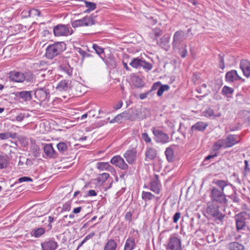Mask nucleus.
Wrapping results in <instances>:
<instances>
[{
    "label": "nucleus",
    "instance_id": "f257e3e1",
    "mask_svg": "<svg viewBox=\"0 0 250 250\" xmlns=\"http://www.w3.org/2000/svg\"><path fill=\"white\" fill-rule=\"evenodd\" d=\"M186 38L185 33L182 30L176 31L173 37V48L177 51L182 58L186 57L188 54L187 44L184 42Z\"/></svg>",
    "mask_w": 250,
    "mask_h": 250
},
{
    "label": "nucleus",
    "instance_id": "f03ea898",
    "mask_svg": "<svg viewBox=\"0 0 250 250\" xmlns=\"http://www.w3.org/2000/svg\"><path fill=\"white\" fill-rule=\"evenodd\" d=\"M240 141V138L238 135L229 134L225 139L217 141L212 146L213 149L217 151L222 147H230L238 143Z\"/></svg>",
    "mask_w": 250,
    "mask_h": 250
},
{
    "label": "nucleus",
    "instance_id": "7ed1b4c3",
    "mask_svg": "<svg viewBox=\"0 0 250 250\" xmlns=\"http://www.w3.org/2000/svg\"><path fill=\"white\" fill-rule=\"evenodd\" d=\"M66 49V44L64 42H57L49 45L46 48L45 56L47 58L52 59L60 54Z\"/></svg>",
    "mask_w": 250,
    "mask_h": 250
},
{
    "label": "nucleus",
    "instance_id": "20e7f679",
    "mask_svg": "<svg viewBox=\"0 0 250 250\" xmlns=\"http://www.w3.org/2000/svg\"><path fill=\"white\" fill-rule=\"evenodd\" d=\"M219 208L216 203L213 202L208 203L207 208V213L209 217L212 218L215 221L222 222L225 214L220 212Z\"/></svg>",
    "mask_w": 250,
    "mask_h": 250
},
{
    "label": "nucleus",
    "instance_id": "39448f33",
    "mask_svg": "<svg viewBox=\"0 0 250 250\" xmlns=\"http://www.w3.org/2000/svg\"><path fill=\"white\" fill-rule=\"evenodd\" d=\"M53 32L55 36H67L73 33V30L68 24H60L54 27Z\"/></svg>",
    "mask_w": 250,
    "mask_h": 250
},
{
    "label": "nucleus",
    "instance_id": "423d86ee",
    "mask_svg": "<svg viewBox=\"0 0 250 250\" xmlns=\"http://www.w3.org/2000/svg\"><path fill=\"white\" fill-rule=\"evenodd\" d=\"M167 250H183L181 240L178 237L171 235L166 247Z\"/></svg>",
    "mask_w": 250,
    "mask_h": 250
},
{
    "label": "nucleus",
    "instance_id": "0eeeda50",
    "mask_svg": "<svg viewBox=\"0 0 250 250\" xmlns=\"http://www.w3.org/2000/svg\"><path fill=\"white\" fill-rule=\"evenodd\" d=\"M210 195L212 202L214 201L219 202L221 204L226 203L227 200L226 198V195L224 193V192L220 191L217 188L213 187L210 193Z\"/></svg>",
    "mask_w": 250,
    "mask_h": 250
},
{
    "label": "nucleus",
    "instance_id": "6e6552de",
    "mask_svg": "<svg viewBox=\"0 0 250 250\" xmlns=\"http://www.w3.org/2000/svg\"><path fill=\"white\" fill-rule=\"evenodd\" d=\"M248 214L246 212H241L234 216L236 228L237 230L243 229L246 227V220Z\"/></svg>",
    "mask_w": 250,
    "mask_h": 250
},
{
    "label": "nucleus",
    "instance_id": "1a4fd4ad",
    "mask_svg": "<svg viewBox=\"0 0 250 250\" xmlns=\"http://www.w3.org/2000/svg\"><path fill=\"white\" fill-rule=\"evenodd\" d=\"M95 23L94 19L91 16H85L81 20H76L72 22V26L73 28L80 26H91Z\"/></svg>",
    "mask_w": 250,
    "mask_h": 250
},
{
    "label": "nucleus",
    "instance_id": "9d476101",
    "mask_svg": "<svg viewBox=\"0 0 250 250\" xmlns=\"http://www.w3.org/2000/svg\"><path fill=\"white\" fill-rule=\"evenodd\" d=\"M152 131L155 136V140L157 143L165 144L169 141V136L162 131L155 128H153Z\"/></svg>",
    "mask_w": 250,
    "mask_h": 250
},
{
    "label": "nucleus",
    "instance_id": "9b49d317",
    "mask_svg": "<svg viewBox=\"0 0 250 250\" xmlns=\"http://www.w3.org/2000/svg\"><path fill=\"white\" fill-rule=\"evenodd\" d=\"M34 94L36 98L41 102L48 100L50 97L49 90L46 87L37 89Z\"/></svg>",
    "mask_w": 250,
    "mask_h": 250
},
{
    "label": "nucleus",
    "instance_id": "f8f14e48",
    "mask_svg": "<svg viewBox=\"0 0 250 250\" xmlns=\"http://www.w3.org/2000/svg\"><path fill=\"white\" fill-rule=\"evenodd\" d=\"M110 163L118 167L119 168L125 170L128 168V166L125 162L124 159L120 155H116L110 160Z\"/></svg>",
    "mask_w": 250,
    "mask_h": 250
},
{
    "label": "nucleus",
    "instance_id": "ddd939ff",
    "mask_svg": "<svg viewBox=\"0 0 250 250\" xmlns=\"http://www.w3.org/2000/svg\"><path fill=\"white\" fill-rule=\"evenodd\" d=\"M9 78L10 81L16 83H22L26 80V77L24 73L16 71L10 72Z\"/></svg>",
    "mask_w": 250,
    "mask_h": 250
},
{
    "label": "nucleus",
    "instance_id": "4468645a",
    "mask_svg": "<svg viewBox=\"0 0 250 250\" xmlns=\"http://www.w3.org/2000/svg\"><path fill=\"white\" fill-rule=\"evenodd\" d=\"M42 250H56L58 244L53 239H49L41 243Z\"/></svg>",
    "mask_w": 250,
    "mask_h": 250
},
{
    "label": "nucleus",
    "instance_id": "2eb2a0df",
    "mask_svg": "<svg viewBox=\"0 0 250 250\" xmlns=\"http://www.w3.org/2000/svg\"><path fill=\"white\" fill-rule=\"evenodd\" d=\"M137 152L135 149L127 150L124 154V157L129 164H133L136 160Z\"/></svg>",
    "mask_w": 250,
    "mask_h": 250
},
{
    "label": "nucleus",
    "instance_id": "dca6fc26",
    "mask_svg": "<svg viewBox=\"0 0 250 250\" xmlns=\"http://www.w3.org/2000/svg\"><path fill=\"white\" fill-rule=\"evenodd\" d=\"M71 83L69 80H62L58 83L56 86L57 90L62 91H69L71 90Z\"/></svg>",
    "mask_w": 250,
    "mask_h": 250
},
{
    "label": "nucleus",
    "instance_id": "f3484780",
    "mask_svg": "<svg viewBox=\"0 0 250 250\" xmlns=\"http://www.w3.org/2000/svg\"><path fill=\"white\" fill-rule=\"evenodd\" d=\"M43 150L45 155L49 158H55L58 155L51 144H46L44 146Z\"/></svg>",
    "mask_w": 250,
    "mask_h": 250
},
{
    "label": "nucleus",
    "instance_id": "a211bd4d",
    "mask_svg": "<svg viewBox=\"0 0 250 250\" xmlns=\"http://www.w3.org/2000/svg\"><path fill=\"white\" fill-rule=\"evenodd\" d=\"M160 182L158 179V176L156 175L150 182V189L156 194L160 192Z\"/></svg>",
    "mask_w": 250,
    "mask_h": 250
},
{
    "label": "nucleus",
    "instance_id": "6ab92c4d",
    "mask_svg": "<svg viewBox=\"0 0 250 250\" xmlns=\"http://www.w3.org/2000/svg\"><path fill=\"white\" fill-rule=\"evenodd\" d=\"M240 67L246 77L250 76V62L249 61L247 60H242L240 62Z\"/></svg>",
    "mask_w": 250,
    "mask_h": 250
},
{
    "label": "nucleus",
    "instance_id": "aec40b11",
    "mask_svg": "<svg viewBox=\"0 0 250 250\" xmlns=\"http://www.w3.org/2000/svg\"><path fill=\"white\" fill-rule=\"evenodd\" d=\"M241 78L237 74L236 70H231L228 72L226 74V80L228 82H233L236 80H239Z\"/></svg>",
    "mask_w": 250,
    "mask_h": 250
},
{
    "label": "nucleus",
    "instance_id": "412c9836",
    "mask_svg": "<svg viewBox=\"0 0 250 250\" xmlns=\"http://www.w3.org/2000/svg\"><path fill=\"white\" fill-rule=\"evenodd\" d=\"M212 183L216 185L218 188H220V191H222L224 192V188L229 186H231V184L227 180H217L214 179Z\"/></svg>",
    "mask_w": 250,
    "mask_h": 250
},
{
    "label": "nucleus",
    "instance_id": "4be33fe9",
    "mask_svg": "<svg viewBox=\"0 0 250 250\" xmlns=\"http://www.w3.org/2000/svg\"><path fill=\"white\" fill-rule=\"evenodd\" d=\"M208 125L206 123L198 122L191 126V131H203Z\"/></svg>",
    "mask_w": 250,
    "mask_h": 250
},
{
    "label": "nucleus",
    "instance_id": "5701e85b",
    "mask_svg": "<svg viewBox=\"0 0 250 250\" xmlns=\"http://www.w3.org/2000/svg\"><path fill=\"white\" fill-rule=\"evenodd\" d=\"M32 91H22L17 93V96L22 99L24 101H29L32 99Z\"/></svg>",
    "mask_w": 250,
    "mask_h": 250
},
{
    "label": "nucleus",
    "instance_id": "b1692460",
    "mask_svg": "<svg viewBox=\"0 0 250 250\" xmlns=\"http://www.w3.org/2000/svg\"><path fill=\"white\" fill-rule=\"evenodd\" d=\"M97 167L100 170H106L112 172L114 171V167L110 166L108 162H99L97 164Z\"/></svg>",
    "mask_w": 250,
    "mask_h": 250
},
{
    "label": "nucleus",
    "instance_id": "393cba45",
    "mask_svg": "<svg viewBox=\"0 0 250 250\" xmlns=\"http://www.w3.org/2000/svg\"><path fill=\"white\" fill-rule=\"evenodd\" d=\"M228 250H244V246L243 244L237 242H233L229 243L227 245Z\"/></svg>",
    "mask_w": 250,
    "mask_h": 250
},
{
    "label": "nucleus",
    "instance_id": "a878e982",
    "mask_svg": "<svg viewBox=\"0 0 250 250\" xmlns=\"http://www.w3.org/2000/svg\"><path fill=\"white\" fill-rule=\"evenodd\" d=\"M165 153L168 162L171 163L174 161L175 155L174 154V150L171 146L167 147L165 150Z\"/></svg>",
    "mask_w": 250,
    "mask_h": 250
},
{
    "label": "nucleus",
    "instance_id": "bb28decb",
    "mask_svg": "<svg viewBox=\"0 0 250 250\" xmlns=\"http://www.w3.org/2000/svg\"><path fill=\"white\" fill-rule=\"evenodd\" d=\"M135 246V238L133 237L128 238L125 243L124 250H133Z\"/></svg>",
    "mask_w": 250,
    "mask_h": 250
},
{
    "label": "nucleus",
    "instance_id": "cd10ccee",
    "mask_svg": "<svg viewBox=\"0 0 250 250\" xmlns=\"http://www.w3.org/2000/svg\"><path fill=\"white\" fill-rule=\"evenodd\" d=\"M146 157L150 160H153L157 156L156 150L152 147H147L146 152Z\"/></svg>",
    "mask_w": 250,
    "mask_h": 250
},
{
    "label": "nucleus",
    "instance_id": "c85d7f7f",
    "mask_svg": "<svg viewBox=\"0 0 250 250\" xmlns=\"http://www.w3.org/2000/svg\"><path fill=\"white\" fill-rule=\"evenodd\" d=\"M83 87V85L81 83L76 82L73 83V85L71 86V91L72 92H75V94L78 95L82 93L81 88Z\"/></svg>",
    "mask_w": 250,
    "mask_h": 250
},
{
    "label": "nucleus",
    "instance_id": "c756f323",
    "mask_svg": "<svg viewBox=\"0 0 250 250\" xmlns=\"http://www.w3.org/2000/svg\"><path fill=\"white\" fill-rule=\"evenodd\" d=\"M117 248V244L114 240L110 239L105 244L104 250H115Z\"/></svg>",
    "mask_w": 250,
    "mask_h": 250
},
{
    "label": "nucleus",
    "instance_id": "7c9ffc66",
    "mask_svg": "<svg viewBox=\"0 0 250 250\" xmlns=\"http://www.w3.org/2000/svg\"><path fill=\"white\" fill-rule=\"evenodd\" d=\"M45 233V229L43 228H39L36 229H34L31 232L32 236H34L35 238H39L42 235Z\"/></svg>",
    "mask_w": 250,
    "mask_h": 250
},
{
    "label": "nucleus",
    "instance_id": "2f4dec72",
    "mask_svg": "<svg viewBox=\"0 0 250 250\" xmlns=\"http://www.w3.org/2000/svg\"><path fill=\"white\" fill-rule=\"evenodd\" d=\"M146 108H142L140 109H137L135 110V115L133 116L135 117V120L136 118H138L140 119H143L146 118V115L145 114V112L146 111Z\"/></svg>",
    "mask_w": 250,
    "mask_h": 250
},
{
    "label": "nucleus",
    "instance_id": "473e14b6",
    "mask_svg": "<svg viewBox=\"0 0 250 250\" xmlns=\"http://www.w3.org/2000/svg\"><path fill=\"white\" fill-rule=\"evenodd\" d=\"M8 164V157L7 155L0 156V169L6 168Z\"/></svg>",
    "mask_w": 250,
    "mask_h": 250
},
{
    "label": "nucleus",
    "instance_id": "72a5a7b5",
    "mask_svg": "<svg viewBox=\"0 0 250 250\" xmlns=\"http://www.w3.org/2000/svg\"><path fill=\"white\" fill-rule=\"evenodd\" d=\"M142 60L139 58L133 59L129 62V65L135 68H140Z\"/></svg>",
    "mask_w": 250,
    "mask_h": 250
},
{
    "label": "nucleus",
    "instance_id": "f704fd0d",
    "mask_svg": "<svg viewBox=\"0 0 250 250\" xmlns=\"http://www.w3.org/2000/svg\"><path fill=\"white\" fill-rule=\"evenodd\" d=\"M16 133H11L10 132H6L5 133H0V138L1 140H6L10 138H15L17 137Z\"/></svg>",
    "mask_w": 250,
    "mask_h": 250
},
{
    "label": "nucleus",
    "instance_id": "c9c22d12",
    "mask_svg": "<svg viewBox=\"0 0 250 250\" xmlns=\"http://www.w3.org/2000/svg\"><path fill=\"white\" fill-rule=\"evenodd\" d=\"M142 198L143 200L146 202L155 198V196L151 192L143 191L142 194Z\"/></svg>",
    "mask_w": 250,
    "mask_h": 250
},
{
    "label": "nucleus",
    "instance_id": "e433bc0d",
    "mask_svg": "<svg viewBox=\"0 0 250 250\" xmlns=\"http://www.w3.org/2000/svg\"><path fill=\"white\" fill-rule=\"evenodd\" d=\"M141 67H142L146 71L148 72L152 68L153 64L142 60Z\"/></svg>",
    "mask_w": 250,
    "mask_h": 250
},
{
    "label": "nucleus",
    "instance_id": "4c0bfd02",
    "mask_svg": "<svg viewBox=\"0 0 250 250\" xmlns=\"http://www.w3.org/2000/svg\"><path fill=\"white\" fill-rule=\"evenodd\" d=\"M169 38L163 37L158 42L159 44L163 48H166L168 46Z\"/></svg>",
    "mask_w": 250,
    "mask_h": 250
},
{
    "label": "nucleus",
    "instance_id": "58836bf2",
    "mask_svg": "<svg viewBox=\"0 0 250 250\" xmlns=\"http://www.w3.org/2000/svg\"><path fill=\"white\" fill-rule=\"evenodd\" d=\"M169 89V86L167 84L161 85L159 88L158 91L157 92V94L158 96H161L164 92L166 91H167Z\"/></svg>",
    "mask_w": 250,
    "mask_h": 250
},
{
    "label": "nucleus",
    "instance_id": "ea45409f",
    "mask_svg": "<svg viewBox=\"0 0 250 250\" xmlns=\"http://www.w3.org/2000/svg\"><path fill=\"white\" fill-rule=\"evenodd\" d=\"M57 147L59 151L61 153H63L67 148L66 144L63 142L58 143L57 145Z\"/></svg>",
    "mask_w": 250,
    "mask_h": 250
},
{
    "label": "nucleus",
    "instance_id": "a19ab883",
    "mask_svg": "<svg viewBox=\"0 0 250 250\" xmlns=\"http://www.w3.org/2000/svg\"><path fill=\"white\" fill-rule=\"evenodd\" d=\"M129 112V111L127 110L121 113L123 120H129L131 121L134 120L135 117L131 115Z\"/></svg>",
    "mask_w": 250,
    "mask_h": 250
},
{
    "label": "nucleus",
    "instance_id": "79ce46f5",
    "mask_svg": "<svg viewBox=\"0 0 250 250\" xmlns=\"http://www.w3.org/2000/svg\"><path fill=\"white\" fill-rule=\"evenodd\" d=\"M78 53L82 56V60H83L85 58L92 57V56L91 54L84 51L81 48H78Z\"/></svg>",
    "mask_w": 250,
    "mask_h": 250
},
{
    "label": "nucleus",
    "instance_id": "37998d69",
    "mask_svg": "<svg viewBox=\"0 0 250 250\" xmlns=\"http://www.w3.org/2000/svg\"><path fill=\"white\" fill-rule=\"evenodd\" d=\"M234 91V89L228 86H224L222 89V93L224 95H228L232 94Z\"/></svg>",
    "mask_w": 250,
    "mask_h": 250
},
{
    "label": "nucleus",
    "instance_id": "c03bdc74",
    "mask_svg": "<svg viewBox=\"0 0 250 250\" xmlns=\"http://www.w3.org/2000/svg\"><path fill=\"white\" fill-rule=\"evenodd\" d=\"M203 114V115L206 117H212L214 116L213 110L210 108L205 110Z\"/></svg>",
    "mask_w": 250,
    "mask_h": 250
},
{
    "label": "nucleus",
    "instance_id": "a18cd8bd",
    "mask_svg": "<svg viewBox=\"0 0 250 250\" xmlns=\"http://www.w3.org/2000/svg\"><path fill=\"white\" fill-rule=\"evenodd\" d=\"M41 12L36 9H32L29 11V16L33 17L35 16H40Z\"/></svg>",
    "mask_w": 250,
    "mask_h": 250
},
{
    "label": "nucleus",
    "instance_id": "49530a36",
    "mask_svg": "<svg viewBox=\"0 0 250 250\" xmlns=\"http://www.w3.org/2000/svg\"><path fill=\"white\" fill-rule=\"evenodd\" d=\"M92 48L95 51L96 53L99 55H101L103 53H104V49L96 44H93Z\"/></svg>",
    "mask_w": 250,
    "mask_h": 250
},
{
    "label": "nucleus",
    "instance_id": "de8ad7c7",
    "mask_svg": "<svg viewBox=\"0 0 250 250\" xmlns=\"http://www.w3.org/2000/svg\"><path fill=\"white\" fill-rule=\"evenodd\" d=\"M123 120L122 115H121V113L116 115L115 116L114 119H112L110 121V123H121L122 121Z\"/></svg>",
    "mask_w": 250,
    "mask_h": 250
},
{
    "label": "nucleus",
    "instance_id": "09e8293b",
    "mask_svg": "<svg viewBox=\"0 0 250 250\" xmlns=\"http://www.w3.org/2000/svg\"><path fill=\"white\" fill-rule=\"evenodd\" d=\"M85 3L89 11L94 10L96 7V4L94 2L85 1Z\"/></svg>",
    "mask_w": 250,
    "mask_h": 250
},
{
    "label": "nucleus",
    "instance_id": "8fccbe9b",
    "mask_svg": "<svg viewBox=\"0 0 250 250\" xmlns=\"http://www.w3.org/2000/svg\"><path fill=\"white\" fill-rule=\"evenodd\" d=\"M141 138L146 143H151V139L146 133H142Z\"/></svg>",
    "mask_w": 250,
    "mask_h": 250
},
{
    "label": "nucleus",
    "instance_id": "3c124183",
    "mask_svg": "<svg viewBox=\"0 0 250 250\" xmlns=\"http://www.w3.org/2000/svg\"><path fill=\"white\" fill-rule=\"evenodd\" d=\"M219 67L222 69L225 68L224 56L223 54H220L219 55Z\"/></svg>",
    "mask_w": 250,
    "mask_h": 250
},
{
    "label": "nucleus",
    "instance_id": "603ef678",
    "mask_svg": "<svg viewBox=\"0 0 250 250\" xmlns=\"http://www.w3.org/2000/svg\"><path fill=\"white\" fill-rule=\"evenodd\" d=\"M71 209V203L69 202L64 203L62 208V212L63 211H69Z\"/></svg>",
    "mask_w": 250,
    "mask_h": 250
},
{
    "label": "nucleus",
    "instance_id": "864d4df0",
    "mask_svg": "<svg viewBox=\"0 0 250 250\" xmlns=\"http://www.w3.org/2000/svg\"><path fill=\"white\" fill-rule=\"evenodd\" d=\"M24 118H25V114L24 113H20L19 115H17L16 117L15 120L12 119V121L13 122L16 120L18 122H21L24 119Z\"/></svg>",
    "mask_w": 250,
    "mask_h": 250
},
{
    "label": "nucleus",
    "instance_id": "5fc2aeb1",
    "mask_svg": "<svg viewBox=\"0 0 250 250\" xmlns=\"http://www.w3.org/2000/svg\"><path fill=\"white\" fill-rule=\"evenodd\" d=\"M161 84V83L160 82L155 83L152 86L151 90L149 91V92H150L152 91H154L156 90V89H158Z\"/></svg>",
    "mask_w": 250,
    "mask_h": 250
},
{
    "label": "nucleus",
    "instance_id": "6e6d98bb",
    "mask_svg": "<svg viewBox=\"0 0 250 250\" xmlns=\"http://www.w3.org/2000/svg\"><path fill=\"white\" fill-rule=\"evenodd\" d=\"M32 181H33V180L31 178L28 177H25V176L21 177L18 179V181L20 183H22L23 182H28V181L32 182Z\"/></svg>",
    "mask_w": 250,
    "mask_h": 250
},
{
    "label": "nucleus",
    "instance_id": "4d7b16f0",
    "mask_svg": "<svg viewBox=\"0 0 250 250\" xmlns=\"http://www.w3.org/2000/svg\"><path fill=\"white\" fill-rule=\"evenodd\" d=\"M181 216V213L179 212H177L173 216V222L175 223H176L179 219L180 218Z\"/></svg>",
    "mask_w": 250,
    "mask_h": 250
},
{
    "label": "nucleus",
    "instance_id": "13d9d810",
    "mask_svg": "<svg viewBox=\"0 0 250 250\" xmlns=\"http://www.w3.org/2000/svg\"><path fill=\"white\" fill-rule=\"evenodd\" d=\"M217 152L215 153L214 154L208 155L205 158L204 162L205 163L206 161L209 160V159L215 157L217 156Z\"/></svg>",
    "mask_w": 250,
    "mask_h": 250
},
{
    "label": "nucleus",
    "instance_id": "bf43d9fd",
    "mask_svg": "<svg viewBox=\"0 0 250 250\" xmlns=\"http://www.w3.org/2000/svg\"><path fill=\"white\" fill-rule=\"evenodd\" d=\"M122 105H123V102L122 101H119L116 104H115L113 106V108L117 110V109L121 108L122 107Z\"/></svg>",
    "mask_w": 250,
    "mask_h": 250
},
{
    "label": "nucleus",
    "instance_id": "052dcab7",
    "mask_svg": "<svg viewBox=\"0 0 250 250\" xmlns=\"http://www.w3.org/2000/svg\"><path fill=\"white\" fill-rule=\"evenodd\" d=\"M63 69L69 76L72 75V70L69 66H65L63 68Z\"/></svg>",
    "mask_w": 250,
    "mask_h": 250
},
{
    "label": "nucleus",
    "instance_id": "680f3d73",
    "mask_svg": "<svg viewBox=\"0 0 250 250\" xmlns=\"http://www.w3.org/2000/svg\"><path fill=\"white\" fill-rule=\"evenodd\" d=\"M109 177V174L107 173H104L101 174V179L104 181L106 180Z\"/></svg>",
    "mask_w": 250,
    "mask_h": 250
},
{
    "label": "nucleus",
    "instance_id": "e2e57ef3",
    "mask_svg": "<svg viewBox=\"0 0 250 250\" xmlns=\"http://www.w3.org/2000/svg\"><path fill=\"white\" fill-rule=\"evenodd\" d=\"M87 195L88 196H94L97 195V193L95 190L91 189L88 191Z\"/></svg>",
    "mask_w": 250,
    "mask_h": 250
},
{
    "label": "nucleus",
    "instance_id": "0e129e2a",
    "mask_svg": "<svg viewBox=\"0 0 250 250\" xmlns=\"http://www.w3.org/2000/svg\"><path fill=\"white\" fill-rule=\"evenodd\" d=\"M22 159H25V158L22 157H21L20 158V160H19V163H18V165L20 166H23L22 167V168H26L27 167L24 166V162L23 161H22Z\"/></svg>",
    "mask_w": 250,
    "mask_h": 250
},
{
    "label": "nucleus",
    "instance_id": "69168bd1",
    "mask_svg": "<svg viewBox=\"0 0 250 250\" xmlns=\"http://www.w3.org/2000/svg\"><path fill=\"white\" fill-rule=\"evenodd\" d=\"M148 20H149V23L152 24H155L157 23V20L155 19H154L153 17H150L148 18Z\"/></svg>",
    "mask_w": 250,
    "mask_h": 250
},
{
    "label": "nucleus",
    "instance_id": "338daca9",
    "mask_svg": "<svg viewBox=\"0 0 250 250\" xmlns=\"http://www.w3.org/2000/svg\"><path fill=\"white\" fill-rule=\"evenodd\" d=\"M150 92H147L146 93H142L140 95V98L142 100L145 99L146 98L147 96V95L149 94Z\"/></svg>",
    "mask_w": 250,
    "mask_h": 250
},
{
    "label": "nucleus",
    "instance_id": "774afa93",
    "mask_svg": "<svg viewBox=\"0 0 250 250\" xmlns=\"http://www.w3.org/2000/svg\"><path fill=\"white\" fill-rule=\"evenodd\" d=\"M81 209H82L81 207H79L76 208H75L73 210V213H75V214L79 213L80 212Z\"/></svg>",
    "mask_w": 250,
    "mask_h": 250
}]
</instances>
